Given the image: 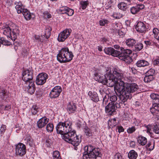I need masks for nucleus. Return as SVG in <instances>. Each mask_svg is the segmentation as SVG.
Here are the masks:
<instances>
[{
    "label": "nucleus",
    "mask_w": 159,
    "mask_h": 159,
    "mask_svg": "<svg viewBox=\"0 0 159 159\" xmlns=\"http://www.w3.org/2000/svg\"><path fill=\"white\" fill-rule=\"evenodd\" d=\"M109 73L119 82L120 88H118L117 92L120 94V99L125 102L132 98L131 93L136 91L138 89V86L135 83L127 84L122 80L123 77V71L118 67L114 68L112 73L111 70L108 71Z\"/></svg>",
    "instance_id": "1"
},
{
    "label": "nucleus",
    "mask_w": 159,
    "mask_h": 159,
    "mask_svg": "<svg viewBox=\"0 0 159 159\" xmlns=\"http://www.w3.org/2000/svg\"><path fill=\"white\" fill-rule=\"evenodd\" d=\"M71 122L66 121L59 122L56 127L57 133L61 134V137L66 141L71 143L74 146H77L80 140L76 134L75 130L71 128Z\"/></svg>",
    "instance_id": "2"
},
{
    "label": "nucleus",
    "mask_w": 159,
    "mask_h": 159,
    "mask_svg": "<svg viewBox=\"0 0 159 159\" xmlns=\"http://www.w3.org/2000/svg\"><path fill=\"white\" fill-rule=\"evenodd\" d=\"M1 32L3 34L12 40L15 41L17 38V35L19 34V30L18 27L15 29L11 28L9 25L7 24H3L0 26Z\"/></svg>",
    "instance_id": "3"
},
{
    "label": "nucleus",
    "mask_w": 159,
    "mask_h": 159,
    "mask_svg": "<svg viewBox=\"0 0 159 159\" xmlns=\"http://www.w3.org/2000/svg\"><path fill=\"white\" fill-rule=\"evenodd\" d=\"M84 152L83 155V159H96L97 157L99 156V149L95 148L91 145H89L84 148Z\"/></svg>",
    "instance_id": "4"
},
{
    "label": "nucleus",
    "mask_w": 159,
    "mask_h": 159,
    "mask_svg": "<svg viewBox=\"0 0 159 159\" xmlns=\"http://www.w3.org/2000/svg\"><path fill=\"white\" fill-rule=\"evenodd\" d=\"M73 57L72 52L68 48H62L57 56V60L61 63H65L71 61Z\"/></svg>",
    "instance_id": "5"
},
{
    "label": "nucleus",
    "mask_w": 159,
    "mask_h": 159,
    "mask_svg": "<svg viewBox=\"0 0 159 159\" xmlns=\"http://www.w3.org/2000/svg\"><path fill=\"white\" fill-rule=\"evenodd\" d=\"M121 52L119 51V58L121 60L125 61L126 63L129 64L133 61V60L130 57L132 51L129 49H124L122 47L120 48Z\"/></svg>",
    "instance_id": "6"
},
{
    "label": "nucleus",
    "mask_w": 159,
    "mask_h": 159,
    "mask_svg": "<svg viewBox=\"0 0 159 159\" xmlns=\"http://www.w3.org/2000/svg\"><path fill=\"white\" fill-rule=\"evenodd\" d=\"M107 78L106 79V83L105 85H106L108 86L112 87L113 86H116V87L117 90L118 85H119V83L116 79H115L114 77H112V76L109 73L108 70L107 71L106 74Z\"/></svg>",
    "instance_id": "7"
},
{
    "label": "nucleus",
    "mask_w": 159,
    "mask_h": 159,
    "mask_svg": "<svg viewBox=\"0 0 159 159\" xmlns=\"http://www.w3.org/2000/svg\"><path fill=\"white\" fill-rule=\"evenodd\" d=\"M22 79L26 83L33 81V71L31 70H26L22 74Z\"/></svg>",
    "instance_id": "8"
},
{
    "label": "nucleus",
    "mask_w": 159,
    "mask_h": 159,
    "mask_svg": "<svg viewBox=\"0 0 159 159\" xmlns=\"http://www.w3.org/2000/svg\"><path fill=\"white\" fill-rule=\"evenodd\" d=\"M26 152L25 145L21 143H19L16 146L15 154L16 156L22 157Z\"/></svg>",
    "instance_id": "9"
},
{
    "label": "nucleus",
    "mask_w": 159,
    "mask_h": 159,
    "mask_svg": "<svg viewBox=\"0 0 159 159\" xmlns=\"http://www.w3.org/2000/svg\"><path fill=\"white\" fill-rule=\"evenodd\" d=\"M71 30L70 29H66L61 32L58 37L57 39L59 42H63L70 34Z\"/></svg>",
    "instance_id": "10"
},
{
    "label": "nucleus",
    "mask_w": 159,
    "mask_h": 159,
    "mask_svg": "<svg viewBox=\"0 0 159 159\" xmlns=\"http://www.w3.org/2000/svg\"><path fill=\"white\" fill-rule=\"evenodd\" d=\"M48 75L45 73L39 74L36 77V83L38 85H42L44 84L48 78Z\"/></svg>",
    "instance_id": "11"
},
{
    "label": "nucleus",
    "mask_w": 159,
    "mask_h": 159,
    "mask_svg": "<svg viewBox=\"0 0 159 159\" xmlns=\"http://www.w3.org/2000/svg\"><path fill=\"white\" fill-rule=\"evenodd\" d=\"M62 91V89L60 86H56L52 89L49 94V97L51 98H55L58 97Z\"/></svg>",
    "instance_id": "12"
},
{
    "label": "nucleus",
    "mask_w": 159,
    "mask_h": 159,
    "mask_svg": "<svg viewBox=\"0 0 159 159\" xmlns=\"http://www.w3.org/2000/svg\"><path fill=\"white\" fill-rule=\"evenodd\" d=\"M105 53L109 55H111L113 57H118L119 54V51L115 50L111 47L106 48L104 50Z\"/></svg>",
    "instance_id": "13"
},
{
    "label": "nucleus",
    "mask_w": 159,
    "mask_h": 159,
    "mask_svg": "<svg viewBox=\"0 0 159 159\" xmlns=\"http://www.w3.org/2000/svg\"><path fill=\"white\" fill-rule=\"evenodd\" d=\"M116 109L114 103H109L105 107V111L106 113H108L110 115L115 114Z\"/></svg>",
    "instance_id": "14"
},
{
    "label": "nucleus",
    "mask_w": 159,
    "mask_h": 159,
    "mask_svg": "<svg viewBox=\"0 0 159 159\" xmlns=\"http://www.w3.org/2000/svg\"><path fill=\"white\" fill-rule=\"evenodd\" d=\"M137 31L140 33H145L146 30V27L144 24L142 22H138L135 26Z\"/></svg>",
    "instance_id": "15"
},
{
    "label": "nucleus",
    "mask_w": 159,
    "mask_h": 159,
    "mask_svg": "<svg viewBox=\"0 0 159 159\" xmlns=\"http://www.w3.org/2000/svg\"><path fill=\"white\" fill-rule=\"evenodd\" d=\"M49 119L46 117H43L40 119L37 122L38 127L39 128L44 127L49 122Z\"/></svg>",
    "instance_id": "16"
},
{
    "label": "nucleus",
    "mask_w": 159,
    "mask_h": 159,
    "mask_svg": "<svg viewBox=\"0 0 159 159\" xmlns=\"http://www.w3.org/2000/svg\"><path fill=\"white\" fill-rule=\"evenodd\" d=\"M25 143L26 145L30 147H33L34 145V140L29 134H26L24 137Z\"/></svg>",
    "instance_id": "17"
},
{
    "label": "nucleus",
    "mask_w": 159,
    "mask_h": 159,
    "mask_svg": "<svg viewBox=\"0 0 159 159\" xmlns=\"http://www.w3.org/2000/svg\"><path fill=\"white\" fill-rule=\"evenodd\" d=\"M67 110L70 113H74L76 111V107L75 103H74L69 102L67 106Z\"/></svg>",
    "instance_id": "18"
},
{
    "label": "nucleus",
    "mask_w": 159,
    "mask_h": 159,
    "mask_svg": "<svg viewBox=\"0 0 159 159\" xmlns=\"http://www.w3.org/2000/svg\"><path fill=\"white\" fill-rule=\"evenodd\" d=\"M88 95L90 97L91 99L95 102H97L99 101V97L96 92L93 93L91 91H89Z\"/></svg>",
    "instance_id": "19"
},
{
    "label": "nucleus",
    "mask_w": 159,
    "mask_h": 159,
    "mask_svg": "<svg viewBox=\"0 0 159 159\" xmlns=\"http://www.w3.org/2000/svg\"><path fill=\"white\" fill-rule=\"evenodd\" d=\"M136 40L132 38L127 39L125 41L126 45L129 48L133 49L135 44L136 43Z\"/></svg>",
    "instance_id": "20"
},
{
    "label": "nucleus",
    "mask_w": 159,
    "mask_h": 159,
    "mask_svg": "<svg viewBox=\"0 0 159 159\" xmlns=\"http://www.w3.org/2000/svg\"><path fill=\"white\" fill-rule=\"evenodd\" d=\"M106 78L105 75L102 76L98 74L96 75L95 78V80H98L99 82L102 83L103 84H105Z\"/></svg>",
    "instance_id": "21"
},
{
    "label": "nucleus",
    "mask_w": 159,
    "mask_h": 159,
    "mask_svg": "<svg viewBox=\"0 0 159 159\" xmlns=\"http://www.w3.org/2000/svg\"><path fill=\"white\" fill-rule=\"evenodd\" d=\"M144 43L147 47L153 46L159 48V45L154 40H148L145 41Z\"/></svg>",
    "instance_id": "22"
},
{
    "label": "nucleus",
    "mask_w": 159,
    "mask_h": 159,
    "mask_svg": "<svg viewBox=\"0 0 159 159\" xmlns=\"http://www.w3.org/2000/svg\"><path fill=\"white\" fill-rule=\"evenodd\" d=\"M27 89H28V92L29 93L32 94L34 93L35 89V88L33 82L29 83Z\"/></svg>",
    "instance_id": "23"
},
{
    "label": "nucleus",
    "mask_w": 159,
    "mask_h": 159,
    "mask_svg": "<svg viewBox=\"0 0 159 159\" xmlns=\"http://www.w3.org/2000/svg\"><path fill=\"white\" fill-rule=\"evenodd\" d=\"M137 141L139 144L142 145H145L147 142L146 138L141 135L139 136L138 137Z\"/></svg>",
    "instance_id": "24"
},
{
    "label": "nucleus",
    "mask_w": 159,
    "mask_h": 159,
    "mask_svg": "<svg viewBox=\"0 0 159 159\" xmlns=\"http://www.w3.org/2000/svg\"><path fill=\"white\" fill-rule=\"evenodd\" d=\"M136 64L138 67H142L148 66L149 64L147 61L142 60L138 61Z\"/></svg>",
    "instance_id": "25"
},
{
    "label": "nucleus",
    "mask_w": 159,
    "mask_h": 159,
    "mask_svg": "<svg viewBox=\"0 0 159 159\" xmlns=\"http://www.w3.org/2000/svg\"><path fill=\"white\" fill-rule=\"evenodd\" d=\"M129 159H136L138 157L137 153L134 150H130L128 155Z\"/></svg>",
    "instance_id": "26"
},
{
    "label": "nucleus",
    "mask_w": 159,
    "mask_h": 159,
    "mask_svg": "<svg viewBox=\"0 0 159 159\" xmlns=\"http://www.w3.org/2000/svg\"><path fill=\"white\" fill-rule=\"evenodd\" d=\"M143 44L141 43L136 42L133 50L135 51H139L143 48Z\"/></svg>",
    "instance_id": "27"
},
{
    "label": "nucleus",
    "mask_w": 159,
    "mask_h": 159,
    "mask_svg": "<svg viewBox=\"0 0 159 159\" xmlns=\"http://www.w3.org/2000/svg\"><path fill=\"white\" fill-rule=\"evenodd\" d=\"M52 30V28L50 26H47L46 27L44 34L43 35L46 38L48 39L50 36L51 35V31Z\"/></svg>",
    "instance_id": "28"
},
{
    "label": "nucleus",
    "mask_w": 159,
    "mask_h": 159,
    "mask_svg": "<svg viewBox=\"0 0 159 159\" xmlns=\"http://www.w3.org/2000/svg\"><path fill=\"white\" fill-rule=\"evenodd\" d=\"M22 14L25 18L27 20H29L31 19V13L27 9L24 10V11L23 12Z\"/></svg>",
    "instance_id": "29"
},
{
    "label": "nucleus",
    "mask_w": 159,
    "mask_h": 159,
    "mask_svg": "<svg viewBox=\"0 0 159 159\" xmlns=\"http://www.w3.org/2000/svg\"><path fill=\"white\" fill-rule=\"evenodd\" d=\"M151 98L153 99L154 103L157 102L159 104V95L157 94L152 93L150 95Z\"/></svg>",
    "instance_id": "30"
},
{
    "label": "nucleus",
    "mask_w": 159,
    "mask_h": 159,
    "mask_svg": "<svg viewBox=\"0 0 159 159\" xmlns=\"http://www.w3.org/2000/svg\"><path fill=\"white\" fill-rule=\"evenodd\" d=\"M155 146V143L153 141H149L146 147L148 150L149 151H152L154 148Z\"/></svg>",
    "instance_id": "31"
},
{
    "label": "nucleus",
    "mask_w": 159,
    "mask_h": 159,
    "mask_svg": "<svg viewBox=\"0 0 159 159\" xmlns=\"http://www.w3.org/2000/svg\"><path fill=\"white\" fill-rule=\"evenodd\" d=\"M7 98V92L5 90H0V102L2 100H5Z\"/></svg>",
    "instance_id": "32"
},
{
    "label": "nucleus",
    "mask_w": 159,
    "mask_h": 159,
    "mask_svg": "<svg viewBox=\"0 0 159 159\" xmlns=\"http://www.w3.org/2000/svg\"><path fill=\"white\" fill-rule=\"evenodd\" d=\"M84 132L86 135L89 137L92 136V134L90 129L88 126H85L84 129Z\"/></svg>",
    "instance_id": "33"
},
{
    "label": "nucleus",
    "mask_w": 159,
    "mask_h": 159,
    "mask_svg": "<svg viewBox=\"0 0 159 159\" xmlns=\"http://www.w3.org/2000/svg\"><path fill=\"white\" fill-rule=\"evenodd\" d=\"M118 7L119 9L125 11L127 8V3L121 2L118 4Z\"/></svg>",
    "instance_id": "34"
},
{
    "label": "nucleus",
    "mask_w": 159,
    "mask_h": 159,
    "mask_svg": "<svg viewBox=\"0 0 159 159\" xmlns=\"http://www.w3.org/2000/svg\"><path fill=\"white\" fill-rule=\"evenodd\" d=\"M153 33L155 38L159 42V30L157 28H154L153 30Z\"/></svg>",
    "instance_id": "35"
},
{
    "label": "nucleus",
    "mask_w": 159,
    "mask_h": 159,
    "mask_svg": "<svg viewBox=\"0 0 159 159\" xmlns=\"http://www.w3.org/2000/svg\"><path fill=\"white\" fill-rule=\"evenodd\" d=\"M153 79L154 78L153 76L146 75L144 78L143 80L145 82L148 83L150 82V81H152Z\"/></svg>",
    "instance_id": "36"
},
{
    "label": "nucleus",
    "mask_w": 159,
    "mask_h": 159,
    "mask_svg": "<svg viewBox=\"0 0 159 159\" xmlns=\"http://www.w3.org/2000/svg\"><path fill=\"white\" fill-rule=\"evenodd\" d=\"M153 132L156 134H159V124L154 125L152 127Z\"/></svg>",
    "instance_id": "37"
},
{
    "label": "nucleus",
    "mask_w": 159,
    "mask_h": 159,
    "mask_svg": "<svg viewBox=\"0 0 159 159\" xmlns=\"http://www.w3.org/2000/svg\"><path fill=\"white\" fill-rule=\"evenodd\" d=\"M14 5H15V9H19L20 7H21L22 6L24 5L22 4V2L19 0L16 1L14 2Z\"/></svg>",
    "instance_id": "38"
},
{
    "label": "nucleus",
    "mask_w": 159,
    "mask_h": 159,
    "mask_svg": "<svg viewBox=\"0 0 159 159\" xmlns=\"http://www.w3.org/2000/svg\"><path fill=\"white\" fill-rule=\"evenodd\" d=\"M0 41L1 42V44L3 45H9L11 44V42L10 41L6 40L4 38H1Z\"/></svg>",
    "instance_id": "39"
},
{
    "label": "nucleus",
    "mask_w": 159,
    "mask_h": 159,
    "mask_svg": "<svg viewBox=\"0 0 159 159\" xmlns=\"http://www.w3.org/2000/svg\"><path fill=\"white\" fill-rule=\"evenodd\" d=\"M53 159H61L59 152L57 151L54 152L53 154Z\"/></svg>",
    "instance_id": "40"
},
{
    "label": "nucleus",
    "mask_w": 159,
    "mask_h": 159,
    "mask_svg": "<svg viewBox=\"0 0 159 159\" xmlns=\"http://www.w3.org/2000/svg\"><path fill=\"white\" fill-rule=\"evenodd\" d=\"M38 107L37 105H33L31 108V112L32 114L35 115L38 112Z\"/></svg>",
    "instance_id": "41"
},
{
    "label": "nucleus",
    "mask_w": 159,
    "mask_h": 159,
    "mask_svg": "<svg viewBox=\"0 0 159 159\" xmlns=\"http://www.w3.org/2000/svg\"><path fill=\"white\" fill-rule=\"evenodd\" d=\"M53 125L52 124H48L46 127V129L48 132H52L53 129Z\"/></svg>",
    "instance_id": "42"
},
{
    "label": "nucleus",
    "mask_w": 159,
    "mask_h": 159,
    "mask_svg": "<svg viewBox=\"0 0 159 159\" xmlns=\"http://www.w3.org/2000/svg\"><path fill=\"white\" fill-rule=\"evenodd\" d=\"M131 12L133 14H136L139 12L138 8H137L136 6L135 7H133L130 9Z\"/></svg>",
    "instance_id": "43"
},
{
    "label": "nucleus",
    "mask_w": 159,
    "mask_h": 159,
    "mask_svg": "<svg viewBox=\"0 0 159 159\" xmlns=\"http://www.w3.org/2000/svg\"><path fill=\"white\" fill-rule=\"evenodd\" d=\"M109 21L106 19H103L99 21V24L100 26H104L105 24H108Z\"/></svg>",
    "instance_id": "44"
},
{
    "label": "nucleus",
    "mask_w": 159,
    "mask_h": 159,
    "mask_svg": "<svg viewBox=\"0 0 159 159\" xmlns=\"http://www.w3.org/2000/svg\"><path fill=\"white\" fill-rule=\"evenodd\" d=\"M68 7H61L59 9V11L62 14H66Z\"/></svg>",
    "instance_id": "45"
},
{
    "label": "nucleus",
    "mask_w": 159,
    "mask_h": 159,
    "mask_svg": "<svg viewBox=\"0 0 159 159\" xmlns=\"http://www.w3.org/2000/svg\"><path fill=\"white\" fill-rule=\"evenodd\" d=\"M155 72V71L154 69H150L146 73V75L153 77Z\"/></svg>",
    "instance_id": "46"
},
{
    "label": "nucleus",
    "mask_w": 159,
    "mask_h": 159,
    "mask_svg": "<svg viewBox=\"0 0 159 159\" xmlns=\"http://www.w3.org/2000/svg\"><path fill=\"white\" fill-rule=\"evenodd\" d=\"M110 99L111 101V102H109L110 103H114L117 102L116 101L117 100V97L116 95H113L110 97Z\"/></svg>",
    "instance_id": "47"
},
{
    "label": "nucleus",
    "mask_w": 159,
    "mask_h": 159,
    "mask_svg": "<svg viewBox=\"0 0 159 159\" xmlns=\"http://www.w3.org/2000/svg\"><path fill=\"white\" fill-rule=\"evenodd\" d=\"M80 3L83 9H85L88 5V2L86 1H81Z\"/></svg>",
    "instance_id": "48"
},
{
    "label": "nucleus",
    "mask_w": 159,
    "mask_h": 159,
    "mask_svg": "<svg viewBox=\"0 0 159 159\" xmlns=\"http://www.w3.org/2000/svg\"><path fill=\"white\" fill-rule=\"evenodd\" d=\"M74 13V11L69 7L68 8L67 10V14L69 16H72Z\"/></svg>",
    "instance_id": "49"
},
{
    "label": "nucleus",
    "mask_w": 159,
    "mask_h": 159,
    "mask_svg": "<svg viewBox=\"0 0 159 159\" xmlns=\"http://www.w3.org/2000/svg\"><path fill=\"white\" fill-rule=\"evenodd\" d=\"M114 159H123L120 153H116L114 156Z\"/></svg>",
    "instance_id": "50"
},
{
    "label": "nucleus",
    "mask_w": 159,
    "mask_h": 159,
    "mask_svg": "<svg viewBox=\"0 0 159 159\" xmlns=\"http://www.w3.org/2000/svg\"><path fill=\"white\" fill-rule=\"evenodd\" d=\"M136 129L135 127L132 126L129 128L127 130V132L128 133L131 134L135 131Z\"/></svg>",
    "instance_id": "51"
},
{
    "label": "nucleus",
    "mask_w": 159,
    "mask_h": 159,
    "mask_svg": "<svg viewBox=\"0 0 159 159\" xmlns=\"http://www.w3.org/2000/svg\"><path fill=\"white\" fill-rule=\"evenodd\" d=\"M110 123H113L112 125L111 124V126H116L117 124V123L116 122V119L114 118L113 119H111L110 120H109L108 124H110Z\"/></svg>",
    "instance_id": "52"
},
{
    "label": "nucleus",
    "mask_w": 159,
    "mask_h": 159,
    "mask_svg": "<svg viewBox=\"0 0 159 159\" xmlns=\"http://www.w3.org/2000/svg\"><path fill=\"white\" fill-rule=\"evenodd\" d=\"M145 125L146 129V130L147 131V133H149V134H151V129L152 128V126L149 125Z\"/></svg>",
    "instance_id": "53"
},
{
    "label": "nucleus",
    "mask_w": 159,
    "mask_h": 159,
    "mask_svg": "<svg viewBox=\"0 0 159 159\" xmlns=\"http://www.w3.org/2000/svg\"><path fill=\"white\" fill-rule=\"evenodd\" d=\"M26 9L24 8V5L21 6V7L19 8V9H17L16 10L17 11V13L18 14H20L21 13H23V12L24 11V10H25Z\"/></svg>",
    "instance_id": "54"
},
{
    "label": "nucleus",
    "mask_w": 159,
    "mask_h": 159,
    "mask_svg": "<svg viewBox=\"0 0 159 159\" xmlns=\"http://www.w3.org/2000/svg\"><path fill=\"white\" fill-rule=\"evenodd\" d=\"M120 100L121 101V102H119V103H118L117 102L114 103L115 107H116V108H120V107L122 105V104L123 103L122 102L124 103L125 102H123V101H122L121 99H120Z\"/></svg>",
    "instance_id": "55"
},
{
    "label": "nucleus",
    "mask_w": 159,
    "mask_h": 159,
    "mask_svg": "<svg viewBox=\"0 0 159 159\" xmlns=\"http://www.w3.org/2000/svg\"><path fill=\"white\" fill-rule=\"evenodd\" d=\"M159 104H158L157 102L154 103L152 104V107L154 108L157 112H158L159 111Z\"/></svg>",
    "instance_id": "56"
},
{
    "label": "nucleus",
    "mask_w": 159,
    "mask_h": 159,
    "mask_svg": "<svg viewBox=\"0 0 159 159\" xmlns=\"http://www.w3.org/2000/svg\"><path fill=\"white\" fill-rule=\"evenodd\" d=\"M6 129V125H2L1 126L0 129V132L1 134H3L5 132Z\"/></svg>",
    "instance_id": "57"
},
{
    "label": "nucleus",
    "mask_w": 159,
    "mask_h": 159,
    "mask_svg": "<svg viewBox=\"0 0 159 159\" xmlns=\"http://www.w3.org/2000/svg\"><path fill=\"white\" fill-rule=\"evenodd\" d=\"M43 37L42 36H41V37L39 35H34V38L36 40H37L38 42H43L42 39V38Z\"/></svg>",
    "instance_id": "58"
},
{
    "label": "nucleus",
    "mask_w": 159,
    "mask_h": 159,
    "mask_svg": "<svg viewBox=\"0 0 159 159\" xmlns=\"http://www.w3.org/2000/svg\"><path fill=\"white\" fill-rule=\"evenodd\" d=\"M118 130V131L119 133L121 132H123L124 131V129L122 126H117L116 129V130Z\"/></svg>",
    "instance_id": "59"
},
{
    "label": "nucleus",
    "mask_w": 159,
    "mask_h": 159,
    "mask_svg": "<svg viewBox=\"0 0 159 159\" xmlns=\"http://www.w3.org/2000/svg\"><path fill=\"white\" fill-rule=\"evenodd\" d=\"M152 64L154 65H157L159 64V57H157L154 60Z\"/></svg>",
    "instance_id": "60"
},
{
    "label": "nucleus",
    "mask_w": 159,
    "mask_h": 159,
    "mask_svg": "<svg viewBox=\"0 0 159 159\" xmlns=\"http://www.w3.org/2000/svg\"><path fill=\"white\" fill-rule=\"evenodd\" d=\"M113 16L115 19H119L120 17V13H114L113 14Z\"/></svg>",
    "instance_id": "61"
},
{
    "label": "nucleus",
    "mask_w": 159,
    "mask_h": 159,
    "mask_svg": "<svg viewBox=\"0 0 159 159\" xmlns=\"http://www.w3.org/2000/svg\"><path fill=\"white\" fill-rule=\"evenodd\" d=\"M44 16L46 18H50L51 17V15L48 12H45L44 13Z\"/></svg>",
    "instance_id": "62"
},
{
    "label": "nucleus",
    "mask_w": 159,
    "mask_h": 159,
    "mask_svg": "<svg viewBox=\"0 0 159 159\" xmlns=\"http://www.w3.org/2000/svg\"><path fill=\"white\" fill-rule=\"evenodd\" d=\"M46 145L48 147H50L51 143V140L50 139H47L46 140Z\"/></svg>",
    "instance_id": "63"
},
{
    "label": "nucleus",
    "mask_w": 159,
    "mask_h": 159,
    "mask_svg": "<svg viewBox=\"0 0 159 159\" xmlns=\"http://www.w3.org/2000/svg\"><path fill=\"white\" fill-rule=\"evenodd\" d=\"M108 98L105 96L103 99L102 103L103 105H106L107 103V102Z\"/></svg>",
    "instance_id": "64"
}]
</instances>
